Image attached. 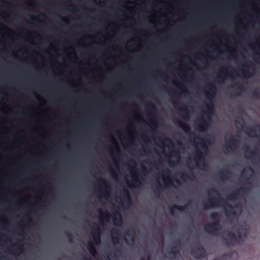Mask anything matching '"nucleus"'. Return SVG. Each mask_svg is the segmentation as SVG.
Returning <instances> with one entry per match:
<instances>
[{"instance_id":"13","label":"nucleus","mask_w":260,"mask_h":260,"mask_svg":"<svg viewBox=\"0 0 260 260\" xmlns=\"http://www.w3.org/2000/svg\"><path fill=\"white\" fill-rule=\"evenodd\" d=\"M113 217L114 223L118 226H120L122 223V219L121 215L119 211H115V214Z\"/></svg>"},{"instance_id":"21","label":"nucleus","mask_w":260,"mask_h":260,"mask_svg":"<svg viewBox=\"0 0 260 260\" xmlns=\"http://www.w3.org/2000/svg\"><path fill=\"white\" fill-rule=\"evenodd\" d=\"M121 194L124 201H127V202L129 204L131 202V198L128 191L126 189L123 188Z\"/></svg>"},{"instance_id":"24","label":"nucleus","mask_w":260,"mask_h":260,"mask_svg":"<svg viewBox=\"0 0 260 260\" xmlns=\"http://www.w3.org/2000/svg\"><path fill=\"white\" fill-rule=\"evenodd\" d=\"M244 151L245 152V158H251L252 154H253V152L251 151V150L248 146H246L244 148Z\"/></svg>"},{"instance_id":"23","label":"nucleus","mask_w":260,"mask_h":260,"mask_svg":"<svg viewBox=\"0 0 260 260\" xmlns=\"http://www.w3.org/2000/svg\"><path fill=\"white\" fill-rule=\"evenodd\" d=\"M160 183L159 181H158L155 186L152 188L153 192L157 197H158L160 193Z\"/></svg>"},{"instance_id":"4","label":"nucleus","mask_w":260,"mask_h":260,"mask_svg":"<svg viewBox=\"0 0 260 260\" xmlns=\"http://www.w3.org/2000/svg\"><path fill=\"white\" fill-rule=\"evenodd\" d=\"M210 218L213 220L212 222L207 223L204 225L205 231L211 235H216L217 232L221 230L220 224V215L216 212L211 214Z\"/></svg>"},{"instance_id":"45","label":"nucleus","mask_w":260,"mask_h":260,"mask_svg":"<svg viewBox=\"0 0 260 260\" xmlns=\"http://www.w3.org/2000/svg\"><path fill=\"white\" fill-rule=\"evenodd\" d=\"M174 155H175L176 157H177L179 158V153H178L177 152L175 151V152H174Z\"/></svg>"},{"instance_id":"52","label":"nucleus","mask_w":260,"mask_h":260,"mask_svg":"<svg viewBox=\"0 0 260 260\" xmlns=\"http://www.w3.org/2000/svg\"><path fill=\"white\" fill-rule=\"evenodd\" d=\"M85 259H86V260H92V258H90V257L87 258H85Z\"/></svg>"},{"instance_id":"20","label":"nucleus","mask_w":260,"mask_h":260,"mask_svg":"<svg viewBox=\"0 0 260 260\" xmlns=\"http://www.w3.org/2000/svg\"><path fill=\"white\" fill-rule=\"evenodd\" d=\"M118 235H119V231L117 229H114L112 230L111 232V237H112V243L114 244H115L116 243H118L119 242V238H118Z\"/></svg>"},{"instance_id":"19","label":"nucleus","mask_w":260,"mask_h":260,"mask_svg":"<svg viewBox=\"0 0 260 260\" xmlns=\"http://www.w3.org/2000/svg\"><path fill=\"white\" fill-rule=\"evenodd\" d=\"M208 127V123L204 118L201 119V122L198 124V127L200 131H206Z\"/></svg>"},{"instance_id":"29","label":"nucleus","mask_w":260,"mask_h":260,"mask_svg":"<svg viewBox=\"0 0 260 260\" xmlns=\"http://www.w3.org/2000/svg\"><path fill=\"white\" fill-rule=\"evenodd\" d=\"M100 215L101 216H104L105 220L107 221H108L110 218V214L109 212L108 211H106L104 214L102 212L101 210L99 211Z\"/></svg>"},{"instance_id":"10","label":"nucleus","mask_w":260,"mask_h":260,"mask_svg":"<svg viewBox=\"0 0 260 260\" xmlns=\"http://www.w3.org/2000/svg\"><path fill=\"white\" fill-rule=\"evenodd\" d=\"M244 66L245 68V69L242 70V75L244 77L248 78L252 75L249 70H250L252 72H254L255 69V66L250 61H248V63L244 64Z\"/></svg>"},{"instance_id":"43","label":"nucleus","mask_w":260,"mask_h":260,"mask_svg":"<svg viewBox=\"0 0 260 260\" xmlns=\"http://www.w3.org/2000/svg\"><path fill=\"white\" fill-rule=\"evenodd\" d=\"M151 123L153 125H155L156 124H157V121L156 120H151Z\"/></svg>"},{"instance_id":"36","label":"nucleus","mask_w":260,"mask_h":260,"mask_svg":"<svg viewBox=\"0 0 260 260\" xmlns=\"http://www.w3.org/2000/svg\"><path fill=\"white\" fill-rule=\"evenodd\" d=\"M217 78L220 82L223 81L224 80V77L221 75H218Z\"/></svg>"},{"instance_id":"59","label":"nucleus","mask_w":260,"mask_h":260,"mask_svg":"<svg viewBox=\"0 0 260 260\" xmlns=\"http://www.w3.org/2000/svg\"><path fill=\"white\" fill-rule=\"evenodd\" d=\"M107 260H110V258H109V257H107Z\"/></svg>"},{"instance_id":"25","label":"nucleus","mask_w":260,"mask_h":260,"mask_svg":"<svg viewBox=\"0 0 260 260\" xmlns=\"http://www.w3.org/2000/svg\"><path fill=\"white\" fill-rule=\"evenodd\" d=\"M126 235L128 236L130 238L132 242L134 241V239L135 236V232L133 229H131L127 230L126 233Z\"/></svg>"},{"instance_id":"6","label":"nucleus","mask_w":260,"mask_h":260,"mask_svg":"<svg viewBox=\"0 0 260 260\" xmlns=\"http://www.w3.org/2000/svg\"><path fill=\"white\" fill-rule=\"evenodd\" d=\"M190 254L196 259H201L206 256L205 249L200 243H197L191 249Z\"/></svg>"},{"instance_id":"35","label":"nucleus","mask_w":260,"mask_h":260,"mask_svg":"<svg viewBox=\"0 0 260 260\" xmlns=\"http://www.w3.org/2000/svg\"><path fill=\"white\" fill-rule=\"evenodd\" d=\"M66 233L68 237L69 242H72V237L71 235L68 232H66Z\"/></svg>"},{"instance_id":"54","label":"nucleus","mask_w":260,"mask_h":260,"mask_svg":"<svg viewBox=\"0 0 260 260\" xmlns=\"http://www.w3.org/2000/svg\"><path fill=\"white\" fill-rule=\"evenodd\" d=\"M170 164L172 165L173 162L172 161H169Z\"/></svg>"},{"instance_id":"51","label":"nucleus","mask_w":260,"mask_h":260,"mask_svg":"<svg viewBox=\"0 0 260 260\" xmlns=\"http://www.w3.org/2000/svg\"><path fill=\"white\" fill-rule=\"evenodd\" d=\"M143 170L145 172H146V168L145 167H143Z\"/></svg>"},{"instance_id":"18","label":"nucleus","mask_w":260,"mask_h":260,"mask_svg":"<svg viewBox=\"0 0 260 260\" xmlns=\"http://www.w3.org/2000/svg\"><path fill=\"white\" fill-rule=\"evenodd\" d=\"M190 201L188 202V203L184 206V207L181 206H178L177 205H173L172 206L170 207L169 208V211L171 215L174 214V209H177L179 211H183L184 209V208H186L187 206L190 205Z\"/></svg>"},{"instance_id":"40","label":"nucleus","mask_w":260,"mask_h":260,"mask_svg":"<svg viewBox=\"0 0 260 260\" xmlns=\"http://www.w3.org/2000/svg\"><path fill=\"white\" fill-rule=\"evenodd\" d=\"M181 90V93H183V94H186L188 92V91L186 90H182L181 88H179Z\"/></svg>"},{"instance_id":"9","label":"nucleus","mask_w":260,"mask_h":260,"mask_svg":"<svg viewBox=\"0 0 260 260\" xmlns=\"http://www.w3.org/2000/svg\"><path fill=\"white\" fill-rule=\"evenodd\" d=\"M93 232L92 237L93 241L96 245L101 243V231L99 226L95 223H94V226L92 228Z\"/></svg>"},{"instance_id":"47","label":"nucleus","mask_w":260,"mask_h":260,"mask_svg":"<svg viewBox=\"0 0 260 260\" xmlns=\"http://www.w3.org/2000/svg\"><path fill=\"white\" fill-rule=\"evenodd\" d=\"M248 169L251 172H253V170L252 169V168L251 167H248Z\"/></svg>"},{"instance_id":"41","label":"nucleus","mask_w":260,"mask_h":260,"mask_svg":"<svg viewBox=\"0 0 260 260\" xmlns=\"http://www.w3.org/2000/svg\"><path fill=\"white\" fill-rule=\"evenodd\" d=\"M173 104L175 107H177L179 105H181L180 103L176 102H173Z\"/></svg>"},{"instance_id":"16","label":"nucleus","mask_w":260,"mask_h":260,"mask_svg":"<svg viewBox=\"0 0 260 260\" xmlns=\"http://www.w3.org/2000/svg\"><path fill=\"white\" fill-rule=\"evenodd\" d=\"M180 177L182 180L187 179L190 180H192L195 178L194 175L192 171L189 172L188 174L185 172H181L180 174Z\"/></svg>"},{"instance_id":"26","label":"nucleus","mask_w":260,"mask_h":260,"mask_svg":"<svg viewBox=\"0 0 260 260\" xmlns=\"http://www.w3.org/2000/svg\"><path fill=\"white\" fill-rule=\"evenodd\" d=\"M167 252L170 259L174 258L176 256V255L179 253L178 250H170L168 249Z\"/></svg>"},{"instance_id":"31","label":"nucleus","mask_w":260,"mask_h":260,"mask_svg":"<svg viewBox=\"0 0 260 260\" xmlns=\"http://www.w3.org/2000/svg\"><path fill=\"white\" fill-rule=\"evenodd\" d=\"M174 243L175 244L174 246H177V248H178L179 249H180V248L181 246L182 243H181V240L179 239L176 240L174 241Z\"/></svg>"},{"instance_id":"42","label":"nucleus","mask_w":260,"mask_h":260,"mask_svg":"<svg viewBox=\"0 0 260 260\" xmlns=\"http://www.w3.org/2000/svg\"><path fill=\"white\" fill-rule=\"evenodd\" d=\"M112 140H113V141L114 143V145L116 147V150L118 152H120V150H119V149L118 148V147H117V146L116 145L115 143V141H114L113 139L112 138Z\"/></svg>"},{"instance_id":"34","label":"nucleus","mask_w":260,"mask_h":260,"mask_svg":"<svg viewBox=\"0 0 260 260\" xmlns=\"http://www.w3.org/2000/svg\"><path fill=\"white\" fill-rule=\"evenodd\" d=\"M168 249L170 250H178V251H179V249L178 248H177V246L174 245L171 246L170 247H169V248H168Z\"/></svg>"},{"instance_id":"60","label":"nucleus","mask_w":260,"mask_h":260,"mask_svg":"<svg viewBox=\"0 0 260 260\" xmlns=\"http://www.w3.org/2000/svg\"><path fill=\"white\" fill-rule=\"evenodd\" d=\"M70 7L72 8V7H73V5H70Z\"/></svg>"},{"instance_id":"5","label":"nucleus","mask_w":260,"mask_h":260,"mask_svg":"<svg viewBox=\"0 0 260 260\" xmlns=\"http://www.w3.org/2000/svg\"><path fill=\"white\" fill-rule=\"evenodd\" d=\"M216 91V86L212 83H209L208 84L207 91L206 92V96L209 103L205 104L206 111L205 112L208 118L209 119H210V116L213 114L214 111V104L212 102V101L215 98Z\"/></svg>"},{"instance_id":"49","label":"nucleus","mask_w":260,"mask_h":260,"mask_svg":"<svg viewBox=\"0 0 260 260\" xmlns=\"http://www.w3.org/2000/svg\"><path fill=\"white\" fill-rule=\"evenodd\" d=\"M175 181H176V182L178 184H180V182H179V181L178 179H176V180H175Z\"/></svg>"},{"instance_id":"62","label":"nucleus","mask_w":260,"mask_h":260,"mask_svg":"<svg viewBox=\"0 0 260 260\" xmlns=\"http://www.w3.org/2000/svg\"><path fill=\"white\" fill-rule=\"evenodd\" d=\"M234 93H235V94H236V91H234Z\"/></svg>"},{"instance_id":"28","label":"nucleus","mask_w":260,"mask_h":260,"mask_svg":"<svg viewBox=\"0 0 260 260\" xmlns=\"http://www.w3.org/2000/svg\"><path fill=\"white\" fill-rule=\"evenodd\" d=\"M99 181L102 183V186L105 187V190L106 191L110 190V188L109 186V183L108 181L104 179H100Z\"/></svg>"},{"instance_id":"57","label":"nucleus","mask_w":260,"mask_h":260,"mask_svg":"<svg viewBox=\"0 0 260 260\" xmlns=\"http://www.w3.org/2000/svg\"><path fill=\"white\" fill-rule=\"evenodd\" d=\"M169 184H171V181L170 180V179H169Z\"/></svg>"},{"instance_id":"56","label":"nucleus","mask_w":260,"mask_h":260,"mask_svg":"<svg viewBox=\"0 0 260 260\" xmlns=\"http://www.w3.org/2000/svg\"><path fill=\"white\" fill-rule=\"evenodd\" d=\"M111 172H112L113 175H115V172L114 171H113V170H112Z\"/></svg>"},{"instance_id":"12","label":"nucleus","mask_w":260,"mask_h":260,"mask_svg":"<svg viewBox=\"0 0 260 260\" xmlns=\"http://www.w3.org/2000/svg\"><path fill=\"white\" fill-rule=\"evenodd\" d=\"M245 128L246 130L245 131V132L247 135H250L251 134H252V136L253 137L256 136V132H260V125L259 124H256L250 127L245 126Z\"/></svg>"},{"instance_id":"61","label":"nucleus","mask_w":260,"mask_h":260,"mask_svg":"<svg viewBox=\"0 0 260 260\" xmlns=\"http://www.w3.org/2000/svg\"><path fill=\"white\" fill-rule=\"evenodd\" d=\"M151 115L152 117H153V114H151Z\"/></svg>"},{"instance_id":"17","label":"nucleus","mask_w":260,"mask_h":260,"mask_svg":"<svg viewBox=\"0 0 260 260\" xmlns=\"http://www.w3.org/2000/svg\"><path fill=\"white\" fill-rule=\"evenodd\" d=\"M231 87L236 91V94L237 95H239L245 89V88L241 84L238 83H234L231 86Z\"/></svg>"},{"instance_id":"38","label":"nucleus","mask_w":260,"mask_h":260,"mask_svg":"<svg viewBox=\"0 0 260 260\" xmlns=\"http://www.w3.org/2000/svg\"><path fill=\"white\" fill-rule=\"evenodd\" d=\"M244 180L245 182V185H247L248 186H249L250 185V183L248 181V178H245Z\"/></svg>"},{"instance_id":"14","label":"nucleus","mask_w":260,"mask_h":260,"mask_svg":"<svg viewBox=\"0 0 260 260\" xmlns=\"http://www.w3.org/2000/svg\"><path fill=\"white\" fill-rule=\"evenodd\" d=\"M231 172L229 169H225L223 171H220L218 174V177L222 181L228 179V176L231 174Z\"/></svg>"},{"instance_id":"37","label":"nucleus","mask_w":260,"mask_h":260,"mask_svg":"<svg viewBox=\"0 0 260 260\" xmlns=\"http://www.w3.org/2000/svg\"><path fill=\"white\" fill-rule=\"evenodd\" d=\"M213 260H226V259H225V257L224 256H220L219 257L215 258H214Z\"/></svg>"},{"instance_id":"63","label":"nucleus","mask_w":260,"mask_h":260,"mask_svg":"<svg viewBox=\"0 0 260 260\" xmlns=\"http://www.w3.org/2000/svg\"><path fill=\"white\" fill-rule=\"evenodd\" d=\"M141 260H143V258L141 259Z\"/></svg>"},{"instance_id":"22","label":"nucleus","mask_w":260,"mask_h":260,"mask_svg":"<svg viewBox=\"0 0 260 260\" xmlns=\"http://www.w3.org/2000/svg\"><path fill=\"white\" fill-rule=\"evenodd\" d=\"M87 248L92 256H94L97 255V252L95 247L92 243L89 242L87 244Z\"/></svg>"},{"instance_id":"48","label":"nucleus","mask_w":260,"mask_h":260,"mask_svg":"<svg viewBox=\"0 0 260 260\" xmlns=\"http://www.w3.org/2000/svg\"><path fill=\"white\" fill-rule=\"evenodd\" d=\"M166 173L167 175H169V173H170V170L168 169H166Z\"/></svg>"},{"instance_id":"32","label":"nucleus","mask_w":260,"mask_h":260,"mask_svg":"<svg viewBox=\"0 0 260 260\" xmlns=\"http://www.w3.org/2000/svg\"><path fill=\"white\" fill-rule=\"evenodd\" d=\"M148 107L152 111H156V108L155 106L151 103H149V104H148Z\"/></svg>"},{"instance_id":"50","label":"nucleus","mask_w":260,"mask_h":260,"mask_svg":"<svg viewBox=\"0 0 260 260\" xmlns=\"http://www.w3.org/2000/svg\"><path fill=\"white\" fill-rule=\"evenodd\" d=\"M167 140H168L169 142L171 144L173 145V143H172V142L171 141V140H170V139H167Z\"/></svg>"},{"instance_id":"55","label":"nucleus","mask_w":260,"mask_h":260,"mask_svg":"<svg viewBox=\"0 0 260 260\" xmlns=\"http://www.w3.org/2000/svg\"><path fill=\"white\" fill-rule=\"evenodd\" d=\"M41 15H42V16H43V17L46 18V16H45L44 14H42Z\"/></svg>"},{"instance_id":"58","label":"nucleus","mask_w":260,"mask_h":260,"mask_svg":"<svg viewBox=\"0 0 260 260\" xmlns=\"http://www.w3.org/2000/svg\"><path fill=\"white\" fill-rule=\"evenodd\" d=\"M3 258L6 259V258L5 257H2L1 259H3Z\"/></svg>"},{"instance_id":"27","label":"nucleus","mask_w":260,"mask_h":260,"mask_svg":"<svg viewBox=\"0 0 260 260\" xmlns=\"http://www.w3.org/2000/svg\"><path fill=\"white\" fill-rule=\"evenodd\" d=\"M260 95V88L252 90L251 92V96L253 99H258Z\"/></svg>"},{"instance_id":"11","label":"nucleus","mask_w":260,"mask_h":260,"mask_svg":"<svg viewBox=\"0 0 260 260\" xmlns=\"http://www.w3.org/2000/svg\"><path fill=\"white\" fill-rule=\"evenodd\" d=\"M179 126L184 131V132L189 135L190 138H194V134L191 131L190 127L188 124L186 122H182L180 120L177 121Z\"/></svg>"},{"instance_id":"53","label":"nucleus","mask_w":260,"mask_h":260,"mask_svg":"<svg viewBox=\"0 0 260 260\" xmlns=\"http://www.w3.org/2000/svg\"><path fill=\"white\" fill-rule=\"evenodd\" d=\"M61 21L63 22H66V20L64 18H61Z\"/></svg>"},{"instance_id":"2","label":"nucleus","mask_w":260,"mask_h":260,"mask_svg":"<svg viewBox=\"0 0 260 260\" xmlns=\"http://www.w3.org/2000/svg\"><path fill=\"white\" fill-rule=\"evenodd\" d=\"M198 139L201 140L200 146L203 151L197 149L194 155V161L196 165L201 169L207 167L206 160L204 158V153L206 154L208 152V147L207 144H210L211 141L213 140V138L209 135H207L205 138L202 139L200 137H197Z\"/></svg>"},{"instance_id":"15","label":"nucleus","mask_w":260,"mask_h":260,"mask_svg":"<svg viewBox=\"0 0 260 260\" xmlns=\"http://www.w3.org/2000/svg\"><path fill=\"white\" fill-rule=\"evenodd\" d=\"M180 114L181 116L184 118H188L189 116V113L188 109L184 106L178 107Z\"/></svg>"},{"instance_id":"1","label":"nucleus","mask_w":260,"mask_h":260,"mask_svg":"<svg viewBox=\"0 0 260 260\" xmlns=\"http://www.w3.org/2000/svg\"><path fill=\"white\" fill-rule=\"evenodd\" d=\"M211 191L216 195V197H213L212 196H210V193L208 191V200L207 202L203 204V208L206 209L209 208H212L223 206L224 213L227 217H229L234 216L236 213L234 210L233 206L231 204L226 203L223 199L221 197L219 191L216 189L212 188Z\"/></svg>"},{"instance_id":"46","label":"nucleus","mask_w":260,"mask_h":260,"mask_svg":"<svg viewBox=\"0 0 260 260\" xmlns=\"http://www.w3.org/2000/svg\"><path fill=\"white\" fill-rule=\"evenodd\" d=\"M129 162H130L131 163H132V164H134V165H136V162H135V161L134 160H133V159H131V160H129Z\"/></svg>"},{"instance_id":"44","label":"nucleus","mask_w":260,"mask_h":260,"mask_svg":"<svg viewBox=\"0 0 260 260\" xmlns=\"http://www.w3.org/2000/svg\"><path fill=\"white\" fill-rule=\"evenodd\" d=\"M23 246L22 245H18V249L20 250V251H22V249L23 248Z\"/></svg>"},{"instance_id":"8","label":"nucleus","mask_w":260,"mask_h":260,"mask_svg":"<svg viewBox=\"0 0 260 260\" xmlns=\"http://www.w3.org/2000/svg\"><path fill=\"white\" fill-rule=\"evenodd\" d=\"M239 142L238 140L231 136L228 141V143H226L224 146L225 151L227 152L234 151L237 148Z\"/></svg>"},{"instance_id":"30","label":"nucleus","mask_w":260,"mask_h":260,"mask_svg":"<svg viewBox=\"0 0 260 260\" xmlns=\"http://www.w3.org/2000/svg\"><path fill=\"white\" fill-rule=\"evenodd\" d=\"M140 178H141L140 176L137 175L134 178V181L137 185H141V182L139 179Z\"/></svg>"},{"instance_id":"33","label":"nucleus","mask_w":260,"mask_h":260,"mask_svg":"<svg viewBox=\"0 0 260 260\" xmlns=\"http://www.w3.org/2000/svg\"><path fill=\"white\" fill-rule=\"evenodd\" d=\"M254 60L257 63H260V54L256 53L255 56L254 57Z\"/></svg>"},{"instance_id":"7","label":"nucleus","mask_w":260,"mask_h":260,"mask_svg":"<svg viewBox=\"0 0 260 260\" xmlns=\"http://www.w3.org/2000/svg\"><path fill=\"white\" fill-rule=\"evenodd\" d=\"M248 188L246 186H241L240 188L237 189L231 193L228 199L230 201H233L239 199L247 191Z\"/></svg>"},{"instance_id":"39","label":"nucleus","mask_w":260,"mask_h":260,"mask_svg":"<svg viewBox=\"0 0 260 260\" xmlns=\"http://www.w3.org/2000/svg\"><path fill=\"white\" fill-rule=\"evenodd\" d=\"M160 241H161V244H164V239L163 236L161 234L160 235Z\"/></svg>"},{"instance_id":"3","label":"nucleus","mask_w":260,"mask_h":260,"mask_svg":"<svg viewBox=\"0 0 260 260\" xmlns=\"http://www.w3.org/2000/svg\"><path fill=\"white\" fill-rule=\"evenodd\" d=\"M249 230L246 228L241 227L237 230V236L233 232H229L228 233L226 238H224L225 243L228 245H233L234 243L239 241H244L247 239L249 235Z\"/></svg>"}]
</instances>
